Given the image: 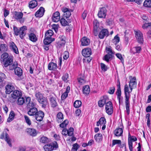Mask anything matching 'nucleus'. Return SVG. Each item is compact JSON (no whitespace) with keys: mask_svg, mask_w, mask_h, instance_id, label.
I'll list each match as a JSON object with an SVG mask.
<instances>
[{"mask_svg":"<svg viewBox=\"0 0 151 151\" xmlns=\"http://www.w3.org/2000/svg\"><path fill=\"white\" fill-rule=\"evenodd\" d=\"M26 100L28 114L30 116H35L38 111L37 109L35 107L36 104L31 101V98L29 97L26 98Z\"/></svg>","mask_w":151,"mask_h":151,"instance_id":"1","label":"nucleus"},{"mask_svg":"<svg viewBox=\"0 0 151 151\" xmlns=\"http://www.w3.org/2000/svg\"><path fill=\"white\" fill-rule=\"evenodd\" d=\"M137 86L136 79L135 77L131 78L129 82V86L130 88V90H129V87L127 84H126L124 86V91L125 95L126 94L127 95L130 96L129 93L132 92L133 88H136Z\"/></svg>","mask_w":151,"mask_h":151,"instance_id":"2","label":"nucleus"},{"mask_svg":"<svg viewBox=\"0 0 151 151\" xmlns=\"http://www.w3.org/2000/svg\"><path fill=\"white\" fill-rule=\"evenodd\" d=\"M44 94L38 91H37L35 93L36 99L39 103L42 104V107L45 108L48 104L47 98L44 97Z\"/></svg>","mask_w":151,"mask_h":151,"instance_id":"3","label":"nucleus"},{"mask_svg":"<svg viewBox=\"0 0 151 151\" xmlns=\"http://www.w3.org/2000/svg\"><path fill=\"white\" fill-rule=\"evenodd\" d=\"M53 34V31L51 30H47L45 33V38L44 40V43L45 44H50L55 40L54 38L51 37Z\"/></svg>","mask_w":151,"mask_h":151,"instance_id":"4","label":"nucleus"},{"mask_svg":"<svg viewBox=\"0 0 151 151\" xmlns=\"http://www.w3.org/2000/svg\"><path fill=\"white\" fill-rule=\"evenodd\" d=\"M7 131H8V129H5L3 131L0 136V138L1 139H4L9 145L11 147L12 145L9 136L7 132Z\"/></svg>","mask_w":151,"mask_h":151,"instance_id":"5","label":"nucleus"},{"mask_svg":"<svg viewBox=\"0 0 151 151\" xmlns=\"http://www.w3.org/2000/svg\"><path fill=\"white\" fill-rule=\"evenodd\" d=\"M23 15L22 12H15L14 17L21 23H22L24 22L25 20L24 18H22Z\"/></svg>","mask_w":151,"mask_h":151,"instance_id":"6","label":"nucleus"},{"mask_svg":"<svg viewBox=\"0 0 151 151\" xmlns=\"http://www.w3.org/2000/svg\"><path fill=\"white\" fill-rule=\"evenodd\" d=\"M58 147V145L56 142L55 143H52L45 145L44 146V149L45 151H51L54 148H57Z\"/></svg>","mask_w":151,"mask_h":151,"instance_id":"7","label":"nucleus"},{"mask_svg":"<svg viewBox=\"0 0 151 151\" xmlns=\"http://www.w3.org/2000/svg\"><path fill=\"white\" fill-rule=\"evenodd\" d=\"M135 37L138 43L142 44L143 42V35L139 30L134 31Z\"/></svg>","mask_w":151,"mask_h":151,"instance_id":"8","label":"nucleus"},{"mask_svg":"<svg viewBox=\"0 0 151 151\" xmlns=\"http://www.w3.org/2000/svg\"><path fill=\"white\" fill-rule=\"evenodd\" d=\"M106 112L109 115H111L113 112L112 104L111 102L108 101L106 103Z\"/></svg>","mask_w":151,"mask_h":151,"instance_id":"9","label":"nucleus"},{"mask_svg":"<svg viewBox=\"0 0 151 151\" xmlns=\"http://www.w3.org/2000/svg\"><path fill=\"white\" fill-rule=\"evenodd\" d=\"M107 11L106 7H103L100 8L98 14V17L99 18H105Z\"/></svg>","mask_w":151,"mask_h":151,"instance_id":"10","label":"nucleus"},{"mask_svg":"<svg viewBox=\"0 0 151 151\" xmlns=\"http://www.w3.org/2000/svg\"><path fill=\"white\" fill-rule=\"evenodd\" d=\"M108 101H109V98L107 96H103L98 102L99 106L101 107H103Z\"/></svg>","mask_w":151,"mask_h":151,"instance_id":"11","label":"nucleus"},{"mask_svg":"<svg viewBox=\"0 0 151 151\" xmlns=\"http://www.w3.org/2000/svg\"><path fill=\"white\" fill-rule=\"evenodd\" d=\"M37 113L35 115L36 119L38 121H42L44 116V113L41 110L38 111Z\"/></svg>","mask_w":151,"mask_h":151,"instance_id":"12","label":"nucleus"},{"mask_svg":"<svg viewBox=\"0 0 151 151\" xmlns=\"http://www.w3.org/2000/svg\"><path fill=\"white\" fill-rule=\"evenodd\" d=\"M109 35V31L107 29H102L99 34V37L101 39H103L105 37H107Z\"/></svg>","mask_w":151,"mask_h":151,"instance_id":"13","label":"nucleus"},{"mask_svg":"<svg viewBox=\"0 0 151 151\" xmlns=\"http://www.w3.org/2000/svg\"><path fill=\"white\" fill-rule=\"evenodd\" d=\"M62 11L64 13V17L66 18H69L70 16L71 12H73L72 9L66 7L63 8L62 9Z\"/></svg>","mask_w":151,"mask_h":151,"instance_id":"14","label":"nucleus"},{"mask_svg":"<svg viewBox=\"0 0 151 151\" xmlns=\"http://www.w3.org/2000/svg\"><path fill=\"white\" fill-rule=\"evenodd\" d=\"M130 96H127L126 94L125 95V107L127 113L128 115H129V114L130 110H129V106H130V103L129 101V98Z\"/></svg>","mask_w":151,"mask_h":151,"instance_id":"15","label":"nucleus"},{"mask_svg":"<svg viewBox=\"0 0 151 151\" xmlns=\"http://www.w3.org/2000/svg\"><path fill=\"white\" fill-rule=\"evenodd\" d=\"M3 63L4 66L5 67H7L9 65H12L13 63V58L12 57L9 58L1 62Z\"/></svg>","mask_w":151,"mask_h":151,"instance_id":"16","label":"nucleus"},{"mask_svg":"<svg viewBox=\"0 0 151 151\" xmlns=\"http://www.w3.org/2000/svg\"><path fill=\"white\" fill-rule=\"evenodd\" d=\"M60 13L58 12H56L54 13L52 17V21L54 22L59 21L60 19Z\"/></svg>","mask_w":151,"mask_h":151,"instance_id":"17","label":"nucleus"},{"mask_svg":"<svg viewBox=\"0 0 151 151\" xmlns=\"http://www.w3.org/2000/svg\"><path fill=\"white\" fill-rule=\"evenodd\" d=\"M27 27L24 26L20 28L19 34L21 39H23L26 35V31L27 30Z\"/></svg>","mask_w":151,"mask_h":151,"instance_id":"18","label":"nucleus"},{"mask_svg":"<svg viewBox=\"0 0 151 151\" xmlns=\"http://www.w3.org/2000/svg\"><path fill=\"white\" fill-rule=\"evenodd\" d=\"M91 54V51L90 48L84 49L82 50V55L85 57H90Z\"/></svg>","mask_w":151,"mask_h":151,"instance_id":"19","label":"nucleus"},{"mask_svg":"<svg viewBox=\"0 0 151 151\" xmlns=\"http://www.w3.org/2000/svg\"><path fill=\"white\" fill-rule=\"evenodd\" d=\"M45 11L44 8L41 7L36 12L35 14V16L37 17H41L43 15Z\"/></svg>","mask_w":151,"mask_h":151,"instance_id":"20","label":"nucleus"},{"mask_svg":"<svg viewBox=\"0 0 151 151\" xmlns=\"http://www.w3.org/2000/svg\"><path fill=\"white\" fill-rule=\"evenodd\" d=\"M9 47L10 49L15 53L17 54L19 53L18 48L13 42H10Z\"/></svg>","mask_w":151,"mask_h":151,"instance_id":"21","label":"nucleus"},{"mask_svg":"<svg viewBox=\"0 0 151 151\" xmlns=\"http://www.w3.org/2000/svg\"><path fill=\"white\" fill-rule=\"evenodd\" d=\"M5 89L6 93V94H9L14 90V88L13 86L9 84L6 86Z\"/></svg>","mask_w":151,"mask_h":151,"instance_id":"22","label":"nucleus"},{"mask_svg":"<svg viewBox=\"0 0 151 151\" xmlns=\"http://www.w3.org/2000/svg\"><path fill=\"white\" fill-rule=\"evenodd\" d=\"M81 45L83 46L88 45L90 43V40L86 37H83L81 40Z\"/></svg>","mask_w":151,"mask_h":151,"instance_id":"23","label":"nucleus"},{"mask_svg":"<svg viewBox=\"0 0 151 151\" xmlns=\"http://www.w3.org/2000/svg\"><path fill=\"white\" fill-rule=\"evenodd\" d=\"M22 93L21 92L18 90L14 91L12 94H11L12 97L13 99H16L18 97H19V96H22Z\"/></svg>","mask_w":151,"mask_h":151,"instance_id":"24","label":"nucleus"},{"mask_svg":"<svg viewBox=\"0 0 151 151\" xmlns=\"http://www.w3.org/2000/svg\"><path fill=\"white\" fill-rule=\"evenodd\" d=\"M27 132L29 135L32 137L35 136L37 135L36 130L32 128L28 129Z\"/></svg>","mask_w":151,"mask_h":151,"instance_id":"25","label":"nucleus"},{"mask_svg":"<svg viewBox=\"0 0 151 151\" xmlns=\"http://www.w3.org/2000/svg\"><path fill=\"white\" fill-rule=\"evenodd\" d=\"M141 50V48L140 46L134 47L130 50V52L133 54L136 53H139Z\"/></svg>","mask_w":151,"mask_h":151,"instance_id":"26","label":"nucleus"},{"mask_svg":"<svg viewBox=\"0 0 151 151\" xmlns=\"http://www.w3.org/2000/svg\"><path fill=\"white\" fill-rule=\"evenodd\" d=\"M57 67L56 64L53 62L49 63L48 65V69L50 70H55Z\"/></svg>","mask_w":151,"mask_h":151,"instance_id":"27","label":"nucleus"},{"mask_svg":"<svg viewBox=\"0 0 151 151\" xmlns=\"http://www.w3.org/2000/svg\"><path fill=\"white\" fill-rule=\"evenodd\" d=\"M122 129L120 128H116L114 131V134L116 136L119 137L122 136L123 133Z\"/></svg>","mask_w":151,"mask_h":151,"instance_id":"28","label":"nucleus"},{"mask_svg":"<svg viewBox=\"0 0 151 151\" xmlns=\"http://www.w3.org/2000/svg\"><path fill=\"white\" fill-rule=\"evenodd\" d=\"M56 99L53 97H51L50 99L51 105L52 107L54 108L57 105V104L56 101Z\"/></svg>","mask_w":151,"mask_h":151,"instance_id":"29","label":"nucleus"},{"mask_svg":"<svg viewBox=\"0 0 151 151\" xmlns=\"http://www.w3.org/2000/svg\"><path fill=\"white\" fill-rule=\"evenodd\" d=\"M106 122V121L105 118L104 117H101L99 119V121L97 122L96 126H99L100 125L105 124Z\"/></svg>","mask_w":151,"mask_h":151,"instance_id":"30","label":"nucleus"},{"mask_svg":"<svg viewBox=\"0 0 151 151\" xmlns=\"http://www.w3.org/2000/svg\"><path fill=\"white\" fill-rule=\"evenodd\" d=\"M63 117L62 113L59 112L57 115L56 120L58 123H60L63 120Z\"/></svg>","mask_w":151,"mask_h":151,"instance_id":"31","label":"nucleus"},{"mask_svg":"<svg viewBox=\"0 0 151 151\" xmlns=\"http://www.w3.org/2000/svg\"><path fill=\"white\" fill-rule=\"evenodd\" d=\"M14 73L15 74L19 77L21 76L22 74V70L21 68L18 67L15 69Z\"/></svg>","mask_w":151,"mask_h":151,"instance_id":"32","label":"nucleus"},{"mask_svg":"<svg viewBox=\"0 0 151 151\" xmlns=\"http://www.w3.org/2000/svg\"><path fill=\"white\" fill-rule=\"evenodd\" d=\"M60 22L61 25L63 26H65L68 25L69 23H70L71 21L69 20L68 21L66 20L64 18H62L60 20Z\"/></svg>","mask_w":151,"mask_h":151,"instance_id":"33","label":"nucleus"},{"mask_svg":"<svg viewBox=\"0 0 151 151\" xmlns=\"http://www.w3.org/2000/svg\"><path fill=\"white\" fill-rule=\"evenodd\" d=\"M29 40L33 42H35L37 40L36 35L34 33L29 34Z\"/></svg>","mask_w":151,"mask_h":151,"instance_id":"34","label":"nucleus"},{"mask_svg":"<svg viewBox=\"0 0 151 151\" xmlns=\"http://www.w3.org/2000/svg\"><path fill=\"white\" fill-rule=\"evenodd\" d=\"M37 5V1L35 0H32L29 3V6L31 8H34Z\"/></svg>","mask_w":151,"mask_h":151,"instance_id":"35","label":"nucleus"},{"mask_svg":"<svg viewBox=\"0 0 151 151\" xmlns=\"http://www.w3.org/2000/svg\"><path fill=\"white\" fill-rule=\"evenodd\" d=\"M90 89L89 86L86 85L83 87V92L84 94L86 95L88 94L90 92Z\"/></svg>","mask_w":151,"mask_h":151,"instance_id":"36","label":"nucleus"},{"mask_svg":"<svg viewBox=\"0 0 151 151\" xmlns=\"http://www.w3.org/2000/svg\"><path fill=\"white\" fill-rule=\"evenodd\" d=\"M26 102V101H25V99L23 97H19L18 98L17 103L18 105H23L24 103Z\"/></svg>","mask_w":151,"mask_h":151,"instance_id":"37","label":"nucleus"},{"mask_svg":"<svg viewBox=\"0 0 151 151\" xmlns=\"http://www.w3.org/2000/svg\"><path fill=\"white\" fill-rule=\"evenodd\" d=\"M94 138L96 141L98 142H100L102 139V135L100 133L97 134L95 135Z\"/></svg>","mask_w":151,"mask_h":151,"instance_id":"38","label":"nucleus"},{"mask_svg":"<svg viewBox=\"0 0 151 151\" xmlns=\"http://www.w3.org/2000/svg\"><path fill=\"white\" fill-rule=\"evenodd\" d=\"M10 57L9 56V55L8 53L6 52L3 53L1 56V62L8 58Z\"/></svg>","mask_w":151,"mask_h":151,"instance_id":"39","label":"nucleus"},{"mask_svg":"<svg viewBox=\"0 0 151 151\" xmlns=\"http://www.w3.org/2000/svg\"><path fill=\"white\" fill-rule=\"evenodd\" d=\"M8 49L7 45L5 44H1L0 45V51H6Z\"/></svg>","mask_w":151,"mask_h":151,"instance_id":"40","label":"nucleus"},{"mask_svg":"<svg viewBox=\"0 0 151 151\" xmlns=\"http://www.w3.org/2000/svg\"><path fill=\"white\" fill-rule=\"evenodd\" d=\"M142 27L144 29L148 28L150 30H151V22L145 23L143 24Z\"/></svg>","mask_w":151,"mask_h":151,"instance_id":"41","label":"nucleus"},{"mask_svg":"<svg viewBox=\"0 0 151 151\" xmlns=\"http://www.w3.org/2000/svg\"><path fill=\"white\" fill-rule=\"evenodd\" d=\"M143 5L146 7H151V1L146 0L144 3Z\"/></svg>","mask_w":151,"mask_h":151,"instance_id":"42","label":"nucleus"},{"mask_svg":"<svg viewBox=\"0 0 151 151\" xmlns=\"http://www.w3.org/2000/svg\"><path fill=\"white\" fill-rule=\"evenodd\" d=\"M119 41V37L117 35L115 36L112 40V42L115 45L118 43Z\"/></svg>","mask_w":151,"mask_h":151,"instance_id":"43","label":"nucleus"},{"mask_svg":"<svg viewBox=\"0 0 151 151\" xmlns=\"http://www.w3.org/2000/svg\"><path fill=\"white\" fill-rule=\"evenodd\" d=\"M106 49L107 54L113 55V54H114V52L112 51L111 47H106Z\"/></svg>","mask_w":151,"mask_h":151,"instance_id":"44","label":"nucleus"},{"mask_svg":"<svg viewBox=\"0 0 151 151\" xmlns=\"http://www.w3.org/2000/svg\"><path fill=\"white\" fill-rule=\"evenodd\" d=\"M73 105L75 108H78L81 106V102L79 100H76L74 102Z\"/></svg>","mask_w":151,"mask_h":151,"instance_id":"45","label":"nucleus"},{"mask_svg":"<svg viewBox=\"0 0 151 151\" xmlns=\"http://www.w3.org/2000/svg\"><path fill=\"white\" fill-rule=\"evenodd\" d=\"M99 24L97 22V21H95L94 22L93 27H94V30L96 32L99 31Z\"/></svg>","mask_w":151,"mask_h":151,"instance_id":"46","label":"nucleus"},{"mask_svg":"<svg viewBox=\"0 0 151 151\" xmlns=\"http://www.w3.org/2000/svg\"><path fill=\"white\" fill-rule=\"evenodd\" d=\"M18 65L17 63V62H14L13 63V64L12 65H10L9 66V69L10 70H13L14 69H15L17 67H18L17 66Z\"/></svg>","mask_w":151,"mask_h":151,"instance_id":"47","label":"nucleus"},{"mask_svg":"<svg viewBox=\"0 0 151 151\" xmlns=\"http://www.w3.org/2000/svg\"><path fill=\"white\" fill-rule=\"evenodd\" d=\"M73 147L71 149V151H77L78 149L79 148L80 146L77 143H75L73 145Z\"/></svg>","mask_w":151,"mask_h":151,"instance_id":"48","label":"nucleus"},{"mask_svg":"<svg viewBox=\"0 0 151 151\" xmlns=\"http://www.w3.org/2000/svg\"><path fill=\"white\" fill-rule=\"evenodd\" d=\"M68 121L67 120H64L62 123L60 124V127L62 128H63L65 127L68 124Z\"/></svg>","mask_w":151,"mask_h":151,"instance_id":"49","label":"nucleus"},{"mask_svg":"<svg viewBox=\"0 0 151 151\" xmlns=\"http://www.w3.org/2000/svg\"><path fill=\"white\" fill-rule=\"evenodd\" d=\"M24 118L25 121L27 124L29 125H31V122L29 118L26 115L24 116Z\"/></svg>","mask_w":151,"mask_h":151,"instance_id":"50","label":"nucleus"},{"mask_svg":"<svg viewBox=\"0 0 151 151\" xmlns=\"http://www.w3.org/2000/svg\"><path fill=\"white\" fill-rule=\"evenodd\" d=\"M113 56L111 55H110L106 54L104 57V60L106 61L107 62H108L109 61V60L110 58H112Z\"/></svg>","mask_w":151,"mask_h":151,"instance_id":"51","label":"nucleus"},{"mask_svg":"<svg viewBox=\"0 0 151 151\" xmlns=\"http://www.w3.org/2000/svg\"><path fill=\"white\" fill-rule=\"evenodd\" d=\"M13 28L14 34L16 36L18 35L20 29H19L16 26H14Z\"/></svg>","mask_w":151,"mask_h":151,"instance_id":"52","label":"nucleus"},{"mask_svg":"<svg viewBox=\"0 0 151 151\" xmlns=\"http://www.w3.org/2000/svg\"><path fill=\"white\" fill-rule=\"evenodd\" d=\"M68 74L67 73H65L63 76L62 79L65 82H67L68 81Z\"/></svg>","mask_w":151,"mask_h":151,"instance_id":"53","label":"nucleus"},{"mask_svg":"<svg viewBox=\"0 0 151 151\" xmlns=\"http://www.w3.org/2000/svg\"><path fill=\"white\" fill-rule=\"evenodd\" d=\"M121 141L120 140H112V146L116 144H121Z\"/></svg>","mask_w":151,"mask_h":151,"instance_id":"54","label":"nucleus"},{"mask_svg":"<svg viewBox=\"0 0 151 151\" xmlns=\"http://www.w3.org/2000/svg\"><path fill=\"white\" fill-rule=\"evenodd\" d=\"M47 138L45 137H42L40 139V141L42 143H45L47 142Z\"/></svg>","mask_w":151,"mask_h":151,"instance_id":"55","label":"nucleus"},{"mask_svg":"<svg viewBox=\"0 0 151 151\" xmlns=\"http://www.w3.org/2000/svg\"><path fill=\"white\" fill-rule=\"evenodd\" d=\"M59 26L58 24H53L52 25V28L54 29L56 32L58 31Z\"/></svg>","mask_w":151,"mask_h":151,"instance_id":"56","label":"nucleus"},{"mask_svg":"<svg viewBox=\"0 0 151 151\" xmlns=\"http://www.w3.org/2000/svg\"><path fill=\"white\" fill-rule=\"evenodd\" d=\"M78 82L81 84H84L86 82V80L84 78H78Z\"/></svg>","mask_w":151,"mask_h":151,"instance_id":"57","label":"nucleus"},{"mask_svg":"<svg viewBox=\"0 0 151 151\" xmlns=\"http://www.w3.org/2000/svg\"><path fill=\"white\" fill-rule=\"evenodd\" d=\"M101 66L102 70L105 71L107 70V67L106 65L103 63H101Z\"/></svg>","mask_w":151,"mask_h":151,"instance_id":"58","label":"nucleus"},{"mask_svg":"<svg viewBox=\"0 0 151 151\" xmlns=\"http://www.w3.org/2000/svg\"><path fill=\"white\" fill-rule=\"evenodd\" d=\"M128 145L130 151H133L132 142L131 140L129 139Z\"/></svg>","mask_w":151,"mask_h":151,"instance_id":"59","label":"nucleus"},{"mask_svg":"<svg viewBox=\"0 0 151 151\" xmlns=\"http://www.w3.org/2000/svg\"><path fill=\"white\" fill-rule=\"evenodd\" d=\"M63 58L65 60L67 59L69 57V53L68 51H65L63 53Z\"/></svg>","mask_w":151,"mask_h":151,"instance_id":"60","label":"nucleus"},{"mask_svg":"<svg viewBox=\"0 0 151 151\" xmlns=\"http://www.w3.org/2000/svg\"><path fill=\"white\" fill-rule=\"evenodd\" d=\"M115 90V88L114 86L111 87L110 88V89L108 91V93L111 94H113Z\"/></svg>","mask_w":151,"mask_h":151,"instance_id":"61","label":"nucleus"},{"mask_svg":"<svg viewBox=\"0 0 151 151\" xmlns=\"http://www.w3.org/2000/svg\"><path fill=\"white\" fill-rule=\"evenodd\" d=\"M15 116V114L14 111H11L9 114V117L10 118H12V119H14V118Z\"/></svg>","mask_w":151,"mask_h":151,"instance_id":"62","label":"nucleus"},{"mask_svg":"<svg viewBox=\"0 0 151 151\" xmlns=\"http://www.w3.org/2000/svg\"><path fill=\"white\" fill-rule=\"evenodd\" d=\"M116 55L119 59L121 60L122 62L124 61V59L122 55L119 53H117L116 54Z\"/></svg>","mask_w":151,"mask_h":151,"instance_id":"63","label":"nucleus"},{"mask_svg":"<svg viewBox=\"0 0 151 151\" xmlns=\"http://www.w3.org/2000/svg\"><path fill=\"white\" fill-rule=\"evenodd\" d=\"M68 95V93H67L65 92L63 93L61 96V98L62 100H64L65 99Z\"/></svg>","mask_w":151,"mask_h":151,"instance_id":"64","label":"nucleus"}]
</instances>
